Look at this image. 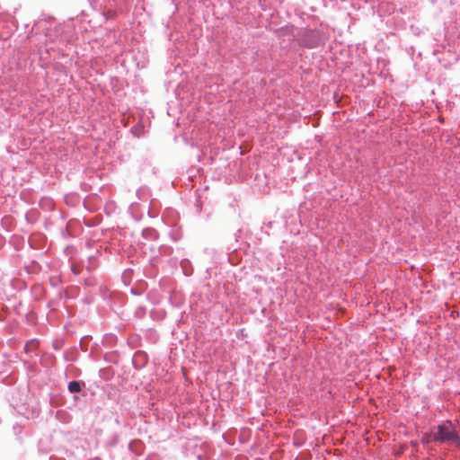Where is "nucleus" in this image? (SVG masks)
Here are the masks:
<instances>
[{"instance_id":"nucleus-18","label":"nucleus","mask_w":460,"mask_h":460,"mask_svg":"<svg viewBox=\"0 0 460 460\" xmlns=\"http://www.w3.org/2000/svg\"><path fill=\"white\" fill-rule=\"evenodd\" d=\"M433 436H434V434H433V435H432V434H428V433H427V434H425V435L423 436V438H421V442H422V443H426V444H428V443H429V442H431V441H435V440L433 439Z\"/></svg>"},{"instance_id":"nucleus-25","label":"nucleus","mask_w":460,"mask_h":460,"mask_svg":"<svg viewBox=\"0 0 460 460\" xmlns=\"http://www.w3.org/2000/svg\"><path fill=\"white\" fill-rule=\"evenodd\" d=\"M197 458H198L199 460H201V455H198V456H197Z\"/></svg>"},{"instance_id":"nucleus-21","label":"nucleus","mask_w":460,"mask_h":460,"mask_svg":"<svg viewBox=\"0 0 460 460\" xmlns=\"http://www.w3.org/2000/svg\"><path fill=\"white\" fill-rule=\"evenodd\" d=\"M131 293H132L133 295H138V294H139V293H138V292H137L134 288H131Z\"/></svg>"},{"instance_id":"nucleus-1","label":"nucleus","mask_w":460,"mask_h":460,"mask_svg":"<svg viewBox=\"0 0 460 460\" xmlns=\"http://www.w3.org/2000/svg\"><path fill=\"white\" fill-rule=\"evenodd\" d=\"M433 439L441 443L451 442L456 447L460 446V437L450 421L438 426V431L434 434Z\"/></svg>"},{"instance_id":"nucleus-16","label":"nucleus","mask_w":460,"mask_h":460,"mask_svg":"<svg viewBox=\"0 0 460 460\" xmlns=\"http://www.w3.org/2000/svg\"><path fill=\"white\" fill-rule=\"evenodd\" d=\"M117 340V336L112 333L105 334L104 336V342L109 343L110 346L116 344Z\"/></svg>"},{"instance_id":"nucleus-10","label":"nucleus","mask_w":460,"mask_h":460,"mask_svg":"<svg viewBox=\"0 0 460 460\" xmlns=\"http://www.w3.org/2000/svg\"><path fill=\"white\" fill-rule=\"evenodd\" d=\"M141 235L146 240H155L158 237V233L155 228L146 227L141 231Z\"/></svg>"},{"instance_id":"nucleus-4","label":"nucleus","mask_w":460,"mask_h":460,"mask_svg":"<svg viewBox=\"0 0 460 460\" xmlns=\"http://www.w3.org/2000/svg\"><path fill=\"white\" fill-rule=\"evenodd\" d=\"M186 145L189 146L192 151L194 156L197 158L199 162L201 161V145L199 143V138L198 137V133L196 136H192L190 139L185 137Z\"/></svg>"},{"instance_id":"nucleus-5","label":"nucleus","mask_w":460,"mask_h":460,"mask_svg":"<svg viewBox=\"0 0 460 460\" xmlns=\"http://www.w3.org/2000/svg\"><path fill=\"white\" fill-rule=\"evenodd\" d=\"M79 358L77 347L73 346L66 349L63 353V358L66 362H75Z\"/></svg>"},{"instance_id":"nucleus-19","label":"nucleus","mask_w":460,"mask_h":460,"mask_svg":"<svg viewBox=\"0 0 460 460\" xmlns=\"http://www.w3.org/2000/svg\"><path fill=\"white\" fill-rule=\"evenodd\" d=\"M88 338H90V336H84V337H83V338L81 339V341H80V348H81V349H82V350H84V351H87V349H88L87 345H86V343L84 342V340H86V339H88Z\"/></svg>"},{"instance_id":"nucleus-26","label":"nucleus","mask_w":460,"mask_h":460,"mask_svg":"<svg viewBox=\"0 0 460 460\" xmlns=\"http://www.w3.org/2000/svg\"><path fill=\"white\" fill-rule=\"evenodd\" d=\"M156 259H157V257H153V258L151 259V261H155Z\"/></svg>"},{"instance_id":"nucleus-13","label":"nucleus","mask_w":460,"mask_h":460,"mask_svg":"<svg viewBox=\"0 0 460 460\" xmlns=\"http://www.w3.org/2000/svg\"><path fill=\"white\" fill-rule=\"evenodd\" d=\"M66 341H65V339L63 338H57V339H54L52 341V349H55V350H60L64 345H65Z\"/></svg>"},{"instance_id":"nucleus-7","label":"nucleus","mask_w":460,"mask_h":460,"mask_svg":"<svg viewBox=\"0 0 460 460\" xmlns=\"http://www.w3.org/2000/svg\"><path fill=\"white\" fill-rule=\"evenodd\" d=\"M145 340L151 344H155L159 341V333L153 328L146 329L144 332Z\"/></svg>"},{"instance_id":"nucleus-12","label":"nucleus","mask_w":460,"mask_h":460,"mask_svg":"<svg viewBox=\"0 0 460 460\" xmlns=\"http://www.w3.org/2000/svg\"><path fill=\"white\" fill-rule=\"evenodd\" d=\"M104 360L108 363L118 364L119 360V354L117 350L106 353L104 355Z\"/></svg>"},{"instance_id":"nucleus-17","label":"nucleus","mask_w":460,"mask_h":460,"mask_svg":"<svg viewBox=\"0 0 460 460\" xmlns=\"http://www.w3.org/2000/svg\"><path fill=\"white\" fill-rule=\"evenodd\" d=\"M143 131H144V127L142 125H136L131 128V132L133 133V135H135L137 137L142 136Z\"/></svg>"},{"instance_id":"nucleus-15","label":"nucleus","mask_w":460,"mask_h":460,"mask_svg":"<svg viewBox=\"0 0 460 460\" xmlns=\"http://www.w3.org/2000/svg\"><path fill=\"white\" fill-rule=\"evenodd\" d=\"M172 252V248L167 245H161L158 250V253L161 256H168Z\"/></svg>"},{"instance_id":"nucleus-22","label":"nucleus","mask_w":460,"mask_h":460,"mask_svg":"<svg viewBox=\"0 0 460 460\" xmlns=\"http://www.w3.org/2000/svg\"><path fill=\"white\" fill-rule=\"evenodd\" d=\"M169 213L172 214V215H175L176 217H178V213H176L174 211H170Z\"/></svg>"},{"instance_id":"nucleus-11","label":"nucleus","mask_w":460,"mask_h":460,"mask_svg":"<svg viewBox=\"0 0 460 460\" xmlns=\"http://www.w3.org/2000/svg\"><path fill=\"white\" fill-rule=\"evenodd\" d=\"M196 172L198 174L199 173V168H197V169L191 168L188 171L189 179L193 182L192 187H195L196 183L201 182V176L197 175Z\"/></svg>"},{"instance_id":"nucleus-24","label":"nucleus","mask_w":460,"mask_h":460,"mask_svg":"<svg viewBox=\"0 0 460 460\" xmlns=\"http://www.w3.org/2000/svg\"><path fill=\"white\" fill-rule=\"evenodd\" d=\"M137 206V205H134V204H132V205H131V207H130V208H131V209H133V208H135Z\"/></svg>"},{"instance_id":"nucleus-9","label":"nucleus","mask_w":460,"mask_h":460,"mask_svg":"<svg viewBox=\"0 0 460 460\" xmlns=\"http://www.w3.org/2000/svg\"><path fill=\"white\" fill-rule=\"evenodd\" d=\"M84 386V383L83 381L73 380L68 383L67 390L71 394L80 393Z\"/></svg>"},{"instance_id":"nucleus-20","label":"nucleus","mask_w":460,"mask_h":460,"mask_svg":"<svg viewBox=\"0 0 460 460\" xmlns=\"http://www.w3.org/2000/svg\"><path fill=\"white\" fill-rule=\"evenodd\" d=\"M195 195H196V206L198 209L200 208V195L199 194V188L195 190Z\"/></svg>"},{"instance_id":"nucleus-2","label":"nucleus","mask_w":460,"mask_h":460,"mask_svg":"<svg viewBox=\"0 0 460 460\" xmlns=\"http://www.w3.org/2000/svg\"><path fill=\"white\" fill-rule=\"evenodd\" d=\"M165 223L170 227L169 230V237L173 242L180 241L183 236V232L181 229V226L179 225L178 222L174 221V219L172 217H166Z\"/></svg>"},{"instance_id":"nucleus-6","label":"nucleus","mask_w":460,"mask_h":460,"mask_svg":"<svg viewBox=\"0 0 460 460\" xmlns=\"http://www.w3.org/2000/svg\"><path fill=\"white\" fill-rule=\"evenodd\" d=\"M127 344L131 349H137L142 346V337L139 334H130L127 339Z\"/></svg>"},{"instance_id":"nucleus-23","label":"nucleus","mask_w":460,"mask_h":460,"mask_svg":"<svg viewBox=\"0 0 460 460\" xmlns=\"http://www.w3.org/2000/svg\"><path fill=\"white\" fill-rule=\"evenodd\" d=\"M71 270H72L75 274H77V272L75 270L74 266H72Z\"/></svg>"},{"instance_id":"nucleus-8","label":"nucleus","mask_w":460,"mask_h":460,"mask_svg":"<svg viewBox=\"0 0 460 460\" xmlns=\"http://www.w3.org/2000/svg\"><path fill=\"white\" fill-rule=\"evenodd\" d=\"M48 41H53L51 34L49 32H46L44 34H37V43L39 52L41 51L43 45H47Z\"/></svg>"},{"instance_id":"nucleus-14","label":"nucleus","mask_w":460,"mask_h":460,"mask_svg":"<svg viewBox=\"0 0 460 460\" xmlns=\"http://www.w3.org/2000/svg\"><path fill=\"white\" fill-rule=\"evenodd\" d=\"M146 314V308L145 306L139 305L134 311V316L137 319H143Z\"/></svg>"},{"instance_id":"nucleus-3","label":"nucleus","mask_w":460,"mask_h":460,"mask_svg":"<svg viewBox=\"0 0 460 460\" xmlns=\"http://www.w3.org/2000/svg\"><path fill=\"white\" fill-rule=\"evenodd\" d=\"M148 363V355L144 350H137L132 358V365L135 369H143Z\"/></svg>"}]
</instances>
